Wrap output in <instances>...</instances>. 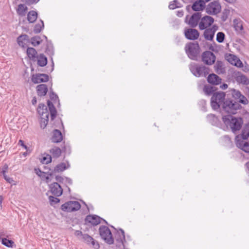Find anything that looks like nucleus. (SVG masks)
I'll list each match as a JSON object with an SVG mask.
<instances>
[{
  "label": "nucleus",
  "mask_w": 249,
  "mask_h": 249,
  "mask_svg": "<svg viewBox=\"0 0 249 249\" xmlns=\"http://www.w3.org/2000/svg\"><path fill=\"white\" fill-rule=\"evenodd\" d=\"M222 120L224 124L227 127L230 126L233 132L239 130L243 124L242 118H235L231 115L223 116Z\"/></svg>",
  "instance_id": "nucleus-1"
},
{
  "label": "nucleus",
  "mask_w": 249,
  "mask_h": 249,
  "mask_svg": "<svg viewBox=\"0 0 249 249\" xmlns=\"http://www.w3.org/2000/svg\"><path fill=\"white\" fill-rule=\"evenodd\" d=\"M190 70L192 74L197 77H206L210 71L209 68L205 66L194 63L190 64Z\"/></svg>",
  "instance_id": "nucleus-2"
},
{
  "label": "nucleus",
  "mask_w": 249,
  "mask_h": 249,
  "mask_svg": "<svg viewBox=\"0 0 249 249\" xmlns=\"http://www.w3.org/2000/svg\"><path fill=\"white\" fill-rule=\"evenodd\" d=\"M199 46L197 43H189L185 47V52L189 58L196 60L199 53Z\"/></svg>",
  "instance_id": "nucleus-3"
},
{
  "label": "nucleus",
  "mask_w": 249,
  "mask_h": 249,
  "mask_svg": "<svg viewBox=\"0 0 249 249\" xmlns=\"http://www.w3.org/2000/svg\"><path fill=\"white\" fill-rule=\"evenodd\" d=\"M37 112L40 116V127L44 129L48 124L49 119V113L47 107L44 104H39L37 108Z\"/></svg>",
  "instance_id": "nucleus-4"
},
{
  "label": "nucleus",
  "mask_w": 249,
  "mask_h": 249,
  "mask_svg": "<svg viewBox=\"0 0 249 249\" xmlns=\"http://www.w3.org/2000/svg\"><path fill=\"white\" fill-rule=\"evenodd\" d=\"M225 94L223 92L213 93L211 101V105L213 110L218 109L220 106H223Z\"/></svg>",
  "instance_id": "nucleus-5"
},
{
  "label": "nucleus",
  "mask_w": 249,
  "mask_h": 249,
  "mask_svg": "<svg viewBox=\"0 0 249 249\" xmlns=\"http://www.w3.org/2000/svg\"><path fill=\"white\" fill-rule=\"evenodd\" d=\"M223 110L230 114H235L237 110L241 107L239 103L231 100H226L223 103Z\"/></svg>",
  "instance_id": "nucleus-6"
},
{
  "label": "nucleus",
  "mask_w": 249,
  "mask_h": 249,
  "mask_svg": "<svg viewBox=\"0 0 249 249\" xmlns=\"http://www.w3.org/2000/svg\"><path fill=\"white\" fill-rule=\"evenodd\" d=\"M99 232L102 238L108 244L111 245L114 242L111 232L109 229L106 226H102L99 228Z\"/></svg>",
  "instance_id": "nucleus-7"
},
{
  "label": "nucleus",
  "mask_w": 249,
  "mask_h": 249,
  "mask_svg": "<svg viewBox=\"0 0 249 249\" xmlns=\"http://www.w3.org/2000/svg\"><path fill=\"white\" fill-rule=\"evenodd\" d=\"M80 203L75 201H70L63 204L61 206V209L64 212H71L76 211L80 209Z\"/></svg>",
  "instance_id": "nucleus-8"
},
{
  "label": "nucleus",
  "mask_w": 249,
  "mask_h": 249,
  "mask_svg": "<svg viewBox=\"0 0 249 249\" xmlns=\"http://www.w3.org/2000/svg\"><path fill=\"white\" fill-rule=\"evenodd\" d=\"M220 10L221 5L216 1L210 2L206 8V13L210 15H216L219 13Z\"/></svg>",
  "instance_id": "nucleus-9"
},
{
  "label": "nucleus",
  "mask_w": 249,
  "mask_h": 249,
  "mask_svg": "<svg viewBox=\"0 0 249 249\" xmlns=\"http://www.w3.org/2000/svg\"><path fill=\"white\" fill-rule=\"evenodd\" d=\"M201 18V14L200 13L197 12L193 14L191 17L189 18L188 15L186 17L185 22L188 24L191 27H196Z\"/></svg>",
  "instance_id": "nucleus-10"
},
{
  "label": "nucleus",
  "mask_w": 249,
  "mask_h": 249,
  "mask_svg": "<svg viewBox=\"0 0 249 249\" xmlns=\"http://www.w3.org/2000/svg\"><path fill=\"white\" fill-rule=\"evenodd\" d=\"M216 57L213 53L205 51L202 54V61L206 64L212 65L215 61Z\"/></svg>",
  "instance_id": "nucleus-11"
},
{
  "label": "nucleus",
  "mask_w": 249,
  "mask_h": 249,
  "mask_svg": "<svg viewBox=\"0 0 249 249\" xmlns=\"http://www.w3.org/2000/svg\"><path fill=\"white\" fill-rule=\"evenodd\" d=\"M213 22L214 19L213 18L209 16H205L201 18L199 23V28L201 30H205L210 27Z\"/></svg>",
  "instance_id": "nucleus-12"
},
{
  "label": "nucleus",
  "mask_w": 249,
  "mask_h": 249,
  "mask_svg": "<svg viewBox=\"0 0 249 249\" xmlns=\"http://www.w3.org/2000/svg\"><path fill=\"white\" fill-rule=\"evenodd\" d=\"M218 30V26L215 25H213L211 27L205 29L203 36L207 40L212 41L213 40L215 33Z\"/></svg>",
  "instance_id": "nucleus-13"
},
{
  "label": "nucleus",
  "mask_w": 249,
  "mask_h": 249,
  "mask_svg": "<svg viewBox=\"0 0 249 249\" xmlns=\"http://www.w3.org/2000/svg\"><path fill=\"white\" fill-rule=\"evenodd\" d=\"M116 241V246L118 248L121 249L124 247V242H125L124 231L123 230L120 229L115 236Z\"/></svg>",
  "instance_id": "nucleus-14"
},
{
  "label": "nucleus",
  "mask_w": 249,
  "mask_h": 249,
  "mask_svg": "<svg viewBox=\"0 0 249 249\" xmlns=\"http://www.w3.org/2000/svg\"><path fill=\"white\" fill-rule=\"evenodd\" d=\"M232 96L235 100L238 102L242 103L243 105H247L248 104L249 101L247 98L242 95L240 91L238 90L233 89L232 90Z\"/></svg>",
  "instance_id": "nucleus-15"
},
{
  "label": "nucleus",
  "mask_w": 249,
  "mask_h": 249,
  "mask_svg": "<svg viewBox=\"0 0 249 249\" xmlns=\"http://www.w3.org/2000/svg\"><path fill=\"white\" fill-rule=\"evenodd\" d=\"M31 80L35 84L46 82L48 81L49 76L46 74L37 73L32 75Z\"/></svg>",
  "instance_id": "nucleus-16"
},
{
  "label": "nucleus",
  "mask_w": 249,
  "mask_h": 249,
  "mask_svg": "<svg viewBox=\"0 0 249 249\" xmlns=\"http://www.w3.org/2000/svg\"><path fill=\"white\" fill-rule=\"evenodd\" d=\"M184 34L186 38L189 40L197 39L199 36V33L195 29H187L185 30Z\"/></svg>",
  "instance_id": "nucleus-17"
},
{
  "label": "nucleus",
  "mask_w": 249,
  "mask_h": 249,
  "mask_svg": "<svg viewBox=\"0 0 249 249\" xmlns=\"http://www.w3.org/2000/svg\"><path fill=\"white\" fill-rule=\"evenodd\" d=\"M50 189L53 195L59 196L63 193V189L60 185L57 182H54L50 185Z\"/></svg>",
  "instance_id": "nucleus-18"
},
{
  "label": "nucleus",
  "mask_w": 249,
  "mask_h": 249,
  "mask_svg": "<svg viewBox=\"0 0 249 249\" xmlns=\"http://www.w3.org/2000/svg\"><path fill=\"white\" fill-rule=\"evenodd\" d=\"M240 137L236 136L235 138V143L236 146L246 153H249V142L243 141L239 140Z\"/></svg>",
  "instance_id": "nucleus-19"
},
{
  "label": "nucleus",
  "mask_w": 249,
  "mask_h": 249,
  "mask_svg": "<svg viewBox=\"0 0 249 249\" xmlns=\"http://www.w3.org/2000/svg\"><path fill=\"white\" fill-rule=\"evenodd\" d=\"M102 220L107 223V222L105 220L97 215H89L86 216L85 219L87 222L91 223L93 225H97L100 224Z\"/></svg>",
  "instance_id": "nucleus-20"
},
{
  "label": "nucleus",
  "mask_w": 249,
  "mask_h": 249,
  "mask_svg": "<svg viewBox=\"0 0 249 249\" xmlns=\"http://www.w3.org/2000/svg\"><path fill=\"white\" fill-rule=\"evenodd\" d=\"M29 41V36L25 34L20 35L17 38V42L18 45L24 48L27 47Z\"/></svg>",
  "instance_id": "nucleus-21"
},
{
  "label": "nucleus",
  "mask_w": 249,
  "mask_h": 249,
  "mask_svg": "<svg viewBox=\"0 0 249 249\" xmlns=\"http://www.w3.org/2000/svg\"><path fill=\"white\" fill-rule=\"evenodd\" d=\"M227 60L232 65L237 67L241 68L243 67V63L235 55L230 54L227 56Z\"/></svg>",
  "instance_id": "nucleus-22"
},
{
  "label": "nucleus",
  "mask_w": 249,
  "mask_h": 249,
  "mask_svg": "<svg viewBox=\"0 0 249 249\" xmlns=\"http://www.w3.org/2000/svg\"><path fill=\"white\" fill-rule=\"evenodd\" d=\"M207 81L211 84L217 85L221 83V79L216 74L213 73L209 75Z\"/></svg>",
  "instance_id": "nucleus-23"
},
{
  "label": "nucleus",
  "mask_w": 249,
  "mask_h": 249,
  "mask_svg": "<svg viewBox=\"0 0 249 249\" xmlns=\"http://www.w3.org/2000/svg\"><path fill=\"white\" fill-rule=\"evenodd\" d=\"M52 141L54 143H58L63 140L62 134L60 131L58 129H54L53 132Z\"/></svg>",
  "instance_id": "nucleus-24"
},
{
  "label": "nucleus",
  "mask_w": 249,
  "mask_h": 249,
  "mask_svg": "<svg viewBox=\"0 0 249 249\" xmlns=\"http://www.w3.org/2000/svg\"><path fill=\"white\" fill-rule=\"evenodd\" d=\"M37 94L39 96H44L47 94L48 89L45 84H40L36 86Z\"/></svg>",
  "instance_id": "nucleus-25"
},
{
  "label": "nucleus",
  "mask_w": 249,
  "mask_h": 249,
  "mask_svg": "<svg viewBox=\"0 0 249 249\" xmlns=\"http://www.w3.org/2000/svg\"><path fill=\"white\" fill-rule=\"evenodd\" d=\"M26 53L30 59L33 61H36L37 56V52L35 49L32 47H28Z\"/></svg>",
  "instance_id": "nucleus-26"
},
{
  "label": "nucleus",
  "mask_w": 249,
  "mask_h": 249,
  "mask_svg": "<svg viewBox=\"0 0 249 249\" xmlns=\"http://www.w3.org/2000/svg\"><path fill=\"white\" fill-rule=\"evenodd\" d=\"M233 26L235 30L237 32H241L243 30V22L239 18L233 20Z\"/></svg>",
  "instance_id": "nucleus-27"
},
{
  "label": "nucleus",
  "mask_w": 249,
  "mask_h": 249,
  "mask_svg": "<svg viewBox=\"0 0 249 249\" xmlns=\"http://www.w3.org/2000/svg\"><path fill=\"white\" fill-rule=\"evenodd\" d=\"M205 7V3L202 0L196 1L193 4L192 8L194 11H199L203 10Z\"/></svg>",
  "instance_id": "nucleus-28"
},
{
  "label": "nucleus",
  "mask_w": 249,
  "mask_h": 249,
  "mask_svg": "<svg viewBox=\"0 0 249 249\" xmlns=\"http://www.w3.org/2000/svg\"><path fill=\"white\" fill-rule=\"evenodd\" d=\"M70 167V164L68 162L67 163L65 162H61L56 166L54 168L55 172H62L65 170L69 168Z\"/></svg>",
  "instance_id": "nucleus-29"
},
{
  "label": "nucleus",
  "mask_w": 249,
  "mask_h": 249,
  "mask_svg": "<svg viewBox=\"0 0 249 249\" xmlns=\"http://www.w3.org/2000/svg\"><path fill=\"white\" fill-rule=\"evenodd\" d=\"M47 105L50 112L51 119L53 120L56 116V110L53 103L50 101H48Z\"/></svg>",
  "instance_id": "nucleus-30"
},
{
  "label": "nucleus",
  "mask_w": 249,
  "mask_h": 249,
  "mask_svg": "<svg viewBox=\"0 0 249 249\" xmlns=\"http://www.w3.org/2000/svg\"><path fill=\"white\" fill-rule=\"evenodd\" d=\"M28 10V8L26 6L23 4H20L18 5L17 9L18 14L21 17L25 16Z\"/></svg>",
  "instance_id": "nucleus-31"
},
{
  "label": "nucleus",
  "mask_w": 249,
  "mask_h": 249,
  "mask_svg": "<svg viewBox=\"0 0 249 249\" xmlns=\"http://www.w3.org/2000/svg\"><path fill=\"white\" fill-rule=\"evenodd\" d=\"M37 64L40 67H44L47 63V59L43 54H40L37 56Z\"/></svg>",
  "instance_id": "nucleus-32"
},
{
  "label": "nucleus",
  "mask_w": 249,
  "mask_h": 249,
  "mask_svg": "<svg viewBox=\"0 0 249 249\" xmlns=\"http://www.w3.org/2000/svg\"><path fill=\"white\" fill-rule=\"evenodd\" d=\"M2 233L0 234V239L1 240V243L5 246L8 248H12L15 245V243L11 240L7 239L6 238H2Z\"/></svg>",
  "instance_id": "nucleus-33"
},
{
  "label": "nucleus",
  "mask_w": 249,
  "mask_h": 249,
  "mask_svg": "<svg viewBox=\"0 0 249 249\" xmlns=\"http://www.w3.org/2000/svg\"><path fill=\"white\" fill-rule=\"evenodd\" d=\"M207 121L213 125H217L219 124V120L218 118L214 115L210 114L207 116Z\"/></svg>",
  "instance_id": "nucleus-34"
},
{
  "label": "nucleus",
  "mask_w": 249,
  "mask_h": 249,
  "mask_svg": "<svg viewBox=\"0 0 249 249\" xmlns=\"http://www.w3.org/2000/svg\"><path fill=\"white\" fill-rule=\"evenodd\" d=\"M37 18V13L35 11H30L27 15V20L29 23H34Z\"/></svg>",
  "instance_id": "nucleus-35"
},
{
  "label": "nucleus",
  "mask_w": 249,
  "mask_h": 249,
  "mask_svg": "<svg viewBox=\"0 0 249 249\" xmlns=\"http://www.w3.org/2000/svg\"><path fill=\"white\" fill-rule=\"evenodd\" d=\"M215 70L218 74L224 73L225 71L223 63L221 61H217L214 66Z\"/></svg>",
  "instance_id": "nucleus-36"
},
{
  "label": "nucleus",
  "mask_w": 249,
  "mask_h": 249,
  "mask_svg": "<svg viewBox=\"0 0 249 249\" xmlns=\"http://www.w3.org/2000/svg\"><path fill=\"white\" fill-rule=\"evenodd\" d=\"M52 161V157L48 154L44 153L42 155L40 158V161L43 164H48Z\"/></svg>",
  "instance_id": "nucleus-37"
},
{
  "label": "nucleus",
  "mask_w": 249,
  "mask_h": 249,
  "mask_svg": "<svg viewBox=\"0 0 249 249\" xmlns=\"http://www.w3.org/2000/svg\"><path fill=\"white\" fill-rule=\"evenodd\" d=\"M50 98L54 104H57V107H59L60 106L59 100L58 99V96L55 94L53 91H51L50 93Z\"/></svg>",
  "instance_id": "nucleus-38"
},
{
  "label": "nucleus",
  "mask_w": 249,
  "mask_h": 249,
  "mask_svg": "<svg viewBox=\"0 0 249 249\" xmlns=\"http://www.w3.org/2000/svg\"><path fill=\"white\" fill-rule=\"evenodd\" d=\"M50 153L53 157L58 158L61 155V150L59 147H55L50 150Z\"/></svg>",
  "instance_id": "nucleus-39"
},
{
  "label": "nucleus",
  "mask_w": 249,
  "mask_h": 249,
  "mask_svg": "<svg viewBox=\"0 0 249 249\" xmlns=\"http://www.w3.org/2000/svg\"><path fill=\"white\" fill-rule=\"evenodd\" d=\"M42 42L41 37L39 36H35L31 38V43L34 46L39 45Z\"/></svg>",
  "instance_id": "nucleus-40"
},
{
  "label": "nucleus",
  "mask_w": 249,
  "mask_h": 249,
  "mask_svg": "<svg viewBox=\"0 0 249 249\" xmlns=\"http://www.w3.org/2000/svg\"><path fill=\"white\" fill-rule=\"evenodd\" d=\"M240 137L239 140H242L243 141L244 140H247L249 137V128L248 129L247 128H245L243 131L241 136L238 135Z\"/></svg>",
  "instance_id": "nucleus-41"
},
{
  "label": "nucleus",
  "mask_w": 249,
  "mask_h": 249,
  "mask_svg": "<svg viewBox=\"0 0 249 249\" xmlns=\"http://www.w3.org/2000/svg\"><path fill=\"white\" fill-rule=\"evenodd\" d=\"M215 89V88L211 86H205L203 89L204 91L208 95L213 93Z\"/></svg>",
  "instance_id": "nucleus-42"
},
{
  "label": "nucleus",
  "mask_w": 249,
  "mask_h": 249,
  "mask_svg": "<svg viewBox=\"0 0 249 249\" xmlns=\"http://www.w3.org/2000/svg\"><path fill=\"white\" fill-rule=\"evenodd\" d=\"M40 23L36 24L34 27V32L36 34L39 33L44 28V23L42 20H40Z\"/></svg>",
  "instance_id": "nucleus-43"
},
{
  "label": "nucleus",
  "mask_w": 249,
  "mask_h": 249,
  "mask_svg": "<svg viewBox=\"0 0 249 249\" xmlns=\"http://www.w3.org/2000/svg\"><path fill=\"white\" fill-rule=\"evenodd\" d=\"M237 80L243 84L248 85L249 84V80L248 78L244 75H241L237 76Z\"/></svg>",
  "instance_id": "nucleus-44"
},
{
  "label": "nucleus",
  "mask_w": 249,
  "mask_h": 249,
  "mask_svg": "<svg viewBox=\"0 0 249 249\" xmlns=\"http://www.w3.org/2000/svg\"><path fill=\"white\" fill-rule=\"evenodd\" d=\"M225 34L223 32H218L216 35V41L219 43H222L225 39Z\"/></svg>",
  "instance_id": "nucleus-45"
},
{
  "label": "nucleus",
  "mask_w": 249,
  "mask_h": 249,
  "mask_svg": "<svg viewBox=\"0 0 249 249\" xmlns=\"http://www.w3.org/2000/svg\"><path fill=\"white\" fill-rule=\"evenodd\" d=\"M83 239L84 241L88 245H90V243L93 240V238L87 234L83 235Z\"/></svg>",
  "instance_id": "nucleus-46"
},
{
  "label": "nucleus",
  "mask_w": 249,
  "mask_h": 249,
  "mask_svg": "<svg viewBox=\"0 0 249 249\" xmlns=\"http://www.w3.org/2000/svg\"><path fill=\"white\" fill-rule=\"evenodd\" d=\"M179 4V3L178 2L177 0H174L173 1L170 2L169 3V5L168 6L169 8L170 9H175L176 8H178L179 7L178 4Z\"/></svg>",
  "instance_id": "nucleus-47"
},
{
  "label": "nucleus",
  "mask_w": 249,
  "mask_h": 249,
  "mask_svg": "<svg viewBox=\"0 0 249 249\" xmlns=\"http://www.w3.org/2000/svg\"><path fill=\"white\" fill-rule=\"evenodd\" d=\"M49 200L50 205L52 206L53 205L55 204L58 203L60 201L59 199L53 196H50L49 197Z\"/></svg>",
  "instance_id": "nucleus-48"
},
{
  "label": "nucleus",
  "mask_w": 249,
  "mask_h": 249,
  "mask_svg": "<svg viewBox=\"0 0 249 249\" xmlns=\"http://www.w3.org/2000/svg\"><path fill=\"white\" fill-rule=\"evenodd\" d=\"M8 169V166L7 164H4L2 168H0V174L2 175L3 177L6 175V173L7 172Z\"/></svg>",
  "instance_id": "nucleus-49"
},
{
  "label": "nucleus",
  "mask_w": 249,
  "mask_h": 249,
  "mask_svg": "<svg viewBox=\"0 0 249 249\" xmlns=\"http://www.w3.org/2000/svg\"><path fill=\"white\" fill-rule=\"evenodd\" d=\"M90 245H92V247L94 249H99L100 248V245L98 242L96 241L93 238L92 241L90 243Z\"/></svg>",
  "instance_id": "nucleus-50"
},
{
  "label": "nucleus",
  "mask_w": 249,
  "mask_h": 249,
  "mask_svg": "<svg viewBox=\"0 0 249 249\" xmlns=\"http://www.w3.org/2000/svg\"><path fill=\"white\" fill-rule=\"evenodd\" d=\"M199 104L200 105H201L202 106V110L204 111H206V107H205V106L206 105V102L205 100H201L199 102Z\"/></svg>",
  "instance_id": "nucleus-51"
},
{
  "label": "nucleus",
  "mask_w": 249,
  "mask_h": 249,
  "mask_svg": "<svg viewBox=\"0 0 249 249\" xmlns=\"http://www.w3.org/2000/svg\"><path fill=\"white\" fill-rule=\"evenodd\" d=\"M21 1L28 5H30L37 2L39 0H21Z\"/></svg>",
  "instance_id": "nucleus-52"
},
{
  "label": "nucleus",
  "mask_w": 249,
  "mask_h": 249,
  "mask_svg": "<svg viewBox=\"0 0 249 249\" xmlns=\"http://www.w3.org/2000/svg\"><path fill=\"white\" fill-rule=\"evenodd\" d=\"M64 179L65 181H64L63 184H65L66 186H67L68 185H71L72 184V181L71 179L69 178L65 177V178H64Z\"/></svg>",
  "instance_id": "nucleus-53"
},
{
  "label": "nucleus",
  "mask_w": 249,
  "mask_h": 249,
  "mask_svg": "<svg viewBox=\"0 0 249 249\" xmlns=\"http://www.w3.org/2000/svg\"><path fill=\"white\" fill-rule=\"evenodd\" d=\"M64 178H65V177H62L59 176H57L55 177L56 180L57 182L61 183L62 184H63L64 181H65Z\"/></svg>",
  "instance_id": "nucleus-54"
},
{
  "label": "nucleus",
  "mask_w": 249,
  "mask_h": 249,
  "mask_svg": "<svg viewBox=\"0 0 249 249\" xmlns=\"http://www.w3.org/2000/svg\"><path fill=\"white\" fill-rule=\"evenodd\" d=\"M3 177L6 180L7 182L10 183H11L14 181L12 178L9 177L7 175H4Z\"/></svg>",
  "instance_id": "nucleus-55"
},
{
  "label": "nucleus",
  "mask_w": 249,
  "mask_h": 249,
  "mask_svg": "<svg viewBox=\"0 0 249 249\" xmlns=\"http://www.w3.org/2000/svg\"><path fill=\"white\" fill-rule=\"evenodd\" d=\"M18 144L24 147L25 149H27V146L24 144V142L22 140H20L19 141Z\"/></svg>",
  "instance_id": "nucleus-56"
},
{
  "label": "nucleus",
  "mask_w": 249,
  "mask_h": 249,
  "mask_svg": "<svg viewBox=\"0 0 249 249\" xmlns=\"http://www.w3.org/2000/svg\"><path fill=\"white\" fill-rule=\"evenodd\" d=\"M35 172L39 177H40L41 175L42 174L43 172L41 171L39 169H35Z\"/></svg>",
  "instance_id": "nucleus-57"
},
{
  "label": "nucleus",
  "mask_w": 249,
  "mask_h": 249,
  "mask_svg": "<svg viewBox=\"0 0 249 249\" xmlns=\"http://www.w3.org/2000/svg\"><path fill=\"white\" fill-rule=\"evenodd\" d=\"M184 12L183 10H179L177 12V15L178 17H182L183 16Z\"/></svg>",
  "instance_id": "nucleus-58"
},
{
  "label": "nucleus",
  "mask_w": 249,
  "mask_h": 249,
  "mask_svg": "<svg viewBox=\"0 0 249 249\" xmlns=\"http://www.w3.org/2000/svg\"><path fill=\"white\" fill-rule=\"evenodd\" d=\"M51 175V174H48L46 176H45V178L43 180L45 181L47 183L49 182L50 181V176Z\"/></svg>",
  "instance_id": "nucleus-59"
},
{
  "label": "nucleus",
  "mask_w": 249,
  "mask_h": 249,
  "mask_svg": "<svg viewBox=\"0 0 249 249\" xmlns=\"http://www.w3.org/2000/svg\"><path fill=\"white\" fill-rule=\"evenodd\" d=\"M47 175H48V174H47L45 172H43L42 174L41 175L40 178H41L42 180H43L45 178V176H46Z\"/></svg>",
  "instance_id": "nucleus-60"
},
{
  "label": "nucleus",
  "mask_w": 249,
  "mask_h": 249,
  "mask_svg": "<svg viewBox=\"0 0 249 249\" xmlns=\"http://www.w3.org/2000/svg\"><path fill=\"white\" fill-rule=\"evenodd\" d=\"M75 235H77V236H79V235H82L83 234H82V232L80 231H76V232H75Z\"/></svg>",
  "instance_id": "nucleus-61"
},
{
  "label": "nucleus",
  "mask_w": 249,
  "mask_h": 249,
  "mask_svg": "<svg viewBox=\"0 0 249 249\" xmlns=\"http://www.w3.org/2000/svg\"><path fill=\"white\" fill-rule=\"evenodd\" d=\"M220 87L222 89H226L228 88V85L226 84H223Z\"/></svg>",
  "instance_id": "nucleus-62"
},
{
  "label": "nucleus",
  "mask_w": 249,
  "mask_h": 249,
  "mask_svg": "<svg viewBox=\"0 0 249 249\" xmlns=\"http://www.w3.org/2000/svg\"><path fill=\"white\" fill-rule=\"evenodd\" d=\"M33 105H35L36 104L37 101L36 97L33 98L32 101Z\"/></svg>",
  "instance_id": "nucleus-63"
},
{
  "label": "nucleus",
  "mask_w": 249,
  "mask_h": 249,
  "mask_svg": "<svg viewBox=\"0 0 249 249\" xmlns=\"http://www.w3.org/2000/svg\"><path fill=\"white\" fill-rule=\"evenodd\" d=\"M225 0L229 3H233V2H235L236 0Z\"/></svg>",
  "instance_id": "nucleus-64"
}]
</instances>
